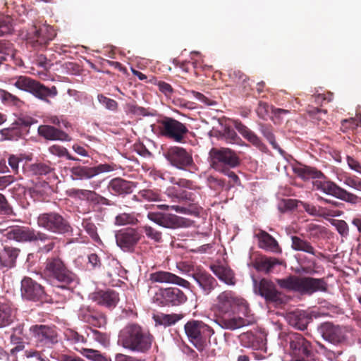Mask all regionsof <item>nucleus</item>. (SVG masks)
<instances>
[{
  "label": "nucleus",
  "mask_w": 361,
  "mask_h": 361,
  "mask_svg": "<svg viewBox=\"0 0 361 361\" xmlns=\"http://www.w3.org/2000/svg\"><path fill=\"white\" fill-rule=\"evenodd\" d=\"M294 173L301 179H318L313 181V185L317 190L332 195L346 202L355 204L361 202V197L341 188L334 182L328 180L325 175L316 168L300 165L293 168Z\"/></svg>",
  "instance_id": "1"
},
{
  "label": "nucleus",
  "mask_w": 361,
  "mask_h": 361,
  "mask_svg": "<svg viewBox=\"0 0 361 361\" xmlns=\"http://www.w3.org/2000/svg\"><path fill=\"white\" fill-rule=\"evenodd\" d=\"M43 274L52 286L61 290H71L79 283L77 274L58 256L47 259Z\"/></svg>",
  "instance_id": "2"
},
{
  "label": "nucleus",
  "mask_w": 361,
  "mask_h": 361,
  "mask_svg": "<svg viewBox=\"0 0 361 361\" xmlns=\"http://www.w3.org/2000/svg\"><path fill=\"white\" fill-rule=\"evenodd\" d=\"M153 336L137 324H129L119 333L118 343L124 348L145 353L150 349Z\"/></svg>",
  "instance_id": "3"
},
{
  "label": "nucleus",
  "mask_w": 361,
  "mask_h": 361,
  "mask_svg": "<svg viewBox=\"0 0 361 361\" xmlns=\"http://www.w3.org/2000/svg\"><path fill=\"white\" fill-rule=\"evenodd\" d=\"M276 282L282 289L301 295H312L317 291H326V283L324 279L290 275L283 279H276Z\"/></svg>",
  "instance_id": "4"
},
{
  "label": "nucleus",
  "mask_w": 361,
  "mask_h": 361,
  "mask_svg": "<svg viewBox=\"0 0 361 361\" xmlns=\"http://www.w3.org/2000/svg\"><path fill=\"white\" fill-rule=\"evenodd\" d=\"M214 309L221 316L241 314L247 317L250 311L247 302L230 290H224L217 295Z\"/></svg>",
  "instance_id": "5"
},
{
  "label": "nucleus",
  "mask_w": 361,
  "mask_h": 361,
  "mask_svg": "<svg viewBox=\"0 0 361 361\" xmlns=\"http://www.w3.org/2000/svg\"><path fill=\"white\" fill-rule=\"evenodd\" d=\"M184 330L188 341L205 357L206 348H209L211 337L214 329L201 320L190 319L184 325Z\"/></svg>",
  "instance_id": "6"
},
{
  "label": "nucleus",
  "mask_w": 361,
  "mask_h": 361,
  "mask_svg": "<svg viewBox=\"0 0 361 361\" xmlns=\"http://www.w3.org/2000/svg\"><path fill=\"white\" fill-rule=\"evenodd\" d=\"M56 36V30L47 24H34L27 32V44L36 51H44Z\"/></svg>",
  "instance_id": "7"
},
{
  "label": "nucleus",
  "mask_w": 361,
  "mask_h": 361,
  "mask_svg": "<svg viewBox=\"0 0 361 361\" xmlns=\"http://www.w3.org/2000/svg\"><path fill=\"white\" fill-rule=\"evenodd\" d=\"M210 166L218 172L238 167L240 164L239 153L226 147L212 148L209 152Z\"/></svg>",
  "instance_id": "8"
},
{
  "label": "nucleus",
  "mask_w": 361,
  "mask_h": 361,
  "mask_svg": "<svg viewBox=\"0 0 361 361\" xmlns=\"http://www.w3.org/2000/svg\"><path fill=\"white\" fill-rule=\"evenodd\" d=\"M37 224L39 228L55 234H65L71 231L69 222L56 212L40 214L37 218Z\"/></svg>",
  "instance_id": "9"
},
{
  "label": "nucleus",
  "mask_w": 361,
  "mask_h": 361,
  "mask_svg": "<svg viewBox=\"0 0 361 361\" xmlns=\"http://www.w3.org/2000/svg\"><path fill=\"white\" fill-rule=\"evenodd\" d=\"M153 300L160 307H176L185 304L188 296L176 287L160 288L155 293Z\"/></svg>",
  "instance_id": "10"
},
{
  "label": "nucleus",
  "mask_w": 361,
  "mask_h": 361,
  "mask_svg": "<svg viewBox=\"0 0 361 361\" xmlns=\"http://www.w3.org/2000/svg\"><path fill=\"white\" fill-rule=\"evenodd\" d=\"M159 124L161 134L176 142H182L189 133L185 124L171 117L163 118L159 121Z\"/></svg>",
  "instance_id": "11"
},
{
  "label": "nucleus",
  "mask_w": 361,
  "mask_h": 361,
  "mask_svg": "<svg viewBox=\"0 0 361 361\" xmlns=\"http://www.w3.org/2000/svg\"><path fill=\"white\" fill-rule=\"evenodd\" d=\"M164 156L173 166L178 169L191 171L196 167L191 152L183 147H171L164 153Z\"/></svg>",
  "instance_id": "12"
},
{
  "label": "nucleus",
  "mask_w": 361,
  "mask_h": 361,
  "mask_svg": "<svg viewBox=\"0 0 361 361\" xmlns=\"http://www.w3.org/2000/svg\"><path fill=\"white\" fill-rule=\"evenodd\" d=\"M253 282L255 293L264 298L267 303L275 305H281L284 303L282 293L277 290L271 281L262 279L259 281L254 279Z\"/></svg>",
  "instance_id": "13"
},
{
  "label": "nucleus",
  "mask_w": 361,
  "mask_h": 361,
  "mask_svg": "<svg viewBox=\"0 0 361 361\" xmlns=\"http://www.w3.org/2000/svg\"><path fill=\"white\" fill-rule=\"evenodd\" d=\"M147 219L160 226L170 229L187 228L191 225L190 219L170 213L150 212L147 214Z\"/></svg>",
  "instance_id": "14"
},
{
  "label": "nucleus",
  "mask_w": 361,
  "mask_h": 361,
  "mask_svg": "<svg viewBox=\"0 0 361 361\" xmlns=\"http://www.w3.org/2000/svg\"><path fill=\"white\" fill-rule=\"evenodd\" d=\"M288 336L290 353L294 358L292 361H305L312 356L311 344L300 334L292 333Z\"/></svg>",
  "instance_id": "15"
},
{
  "label": "nucleus",
  "mask_w": 361,
  "mask_h": 361,
  "mask_svg": "<svg viewBox=\"0 0 361 361\" xmlns=\"http://www.w3.org/2000/svg\"><path fill=\"white\" fill-rule=\"evenodd\" d=\"M142 235L138 229L133 227L121 228L115 234L116 245L124 252H133Z\"/></svg>",
  "instance_id": "16"
},
{
  "label": "nucleus",
  "mask_w": 361,
  "mask_h": 361,
  "mask_svg": "<svg viewBox=\"0 0 361 361\" xmlns=\"http://www.w3.org/2000/svg\"><path fill=\"white\" fill-rule=\"evenodd\" d=\"M35 341L41 345H51L58 342V334L55 326L36 324L30 329Z\"/></svg>",
  "instance_id": "17"
},
{
  "label": "nucleus",
  "mask_w": 361,
  "mask_h": 361,
  "mask_svg": "<svg viewBox=\"0 0 361 361\" xmlns=\"http://www.w3.org/2000/svg\"><path fill=\"white\" fill-rule=\"evenodd\" d=\"M20 292L23 299L31 301L42 300L46 295L41 284L27 276L21 281Z\"/></svg>",
  "instance_id": "18"
},
{
  "label": "nucleus",
  "mask_w": 361,
  "mask_h": 361,
  "mask_svg": "<svg viewBox=\"0 0 361 361\" xmlns=\"http://www.w3.org/2000/svg\"><path fill=\"white\" fill-rule=\"evenodd\" d=\"M323 338L334 344L341 343L346 339L347 329L345 326L325 322L318 329Z\"/></svg>",
  "instance_id": "19"
},
{
  "label": "nucleus",
  "mask_w": 361,
  "mask_h": 361,
  "mask_svg": "<svg viewBox=\"0 0 361 361\" xmlns=\"http://www.w3.org/2000/svg\"><path fill=\"white\" fill-rule=\"evenodd\" d=\"M113 166L109 164H100L96 166H74L71 171L73 179H90L102 173L114 171Z\"/></svg>",
  "instance_id": "20"
},
{
  "label": "nucleus",
  "mask_w": 361,
  "mask_h": 361,
  "mask_svg": "<svg viewBox=\"0 0 361 361\" xmlns=\"http://www.w3.org/2000/svg\"><path fill=\"white\" fill-rule=\"evenodd\" d=\"M149 280L152 283H173L188 289H190L191 286V283L188 281L165 271H157L151 273Z\"/></svg>",
  "instance_id": "21"
},
{
  "label": "nucleus",
  "mask_w": 361,
  "mask_h": 361,
  "mask_svg": "<svg viewBox=\"0 0 361 361\" xmlns=\"http://www.w3.org/2000/svg\"><path fill=\"white\" fill-rule=\"evenodd\" d=\"M192 278L197 282L204 295H209L219 286L217 281L204 270H197L192 274Z\"/></svg>",
  "instance_id": "22"
},
{
  "label": "nucleus",
  "mask_w": 361,
  "mask_h": 361,
  "mask_svg": "<svg viewBox=\"0 0 361 361\" xmlns=\"http://www.w3.org/2000/svg\"><path fill=\"white\" fill-rule=\"evenodd\" d=\"M37 231L32 228L18 225H13L8 234V239L17 242H35Z\"/></svg>",
  "instance_id": "23"
},
{
  "label": "nucleus",
  "mask_w": 361,
  "mask_h": 361,
  "mask_svg": "<svg viewBox=\"0 0 361 361\" xmlns=\"http://www.w3.org/2000/svg\"><path fill=\"white\" fill-rule=\"evenodd\" d=\"M92 300L97 304L108 308H114L119 301L118 293L112 289L99 290L92 294Z\"/></svg>",
  "instance_id": "24"
},
{
  "label": "nucleus",
  "mask_w": 361,
  "mask_h": 361,
  "mask_svg": "<svg viewBox=\"0 0 361 361\" xmlns=\"http://www.w3.org/2000/svg\"><path fill=\"white\" fill-rule=\"evenodd\" d=\"M38 134L48 140L71 141V137L68 133L59 128L50 125H41L37 129Z\"/></svg>",
  "instance_id": "25"
},
{
  "label": "nucleus",
  "mask_w": 361,
  "mask_h": 361,
  "mask_svg": "<svg viewBox=\"0 0 361 361\" xmlns=\"http://www.w3.org/2000/svg\"><path fill=\"white\" fill-rule=\"evenodd\" d=\"M255 237L258 239V246L261 249L275 254H281L282 252V249L278 241L267 231L259 230L255 234Z\"/></svg>",
  "instance_id": "26"
},
{
  "label": "nucleus",
  "mask_w": 361,
  "mask_h": 361,
  "mask_svg": "<svg viewBox=\"0 0 361 361\" xmlns=\"http://www.w3.org/2000/svg\"><path fill=\"white\" fill-rule=\"evenodd\" d=\"M235 128L242 135V136L250 142L252 145L262 152L267 149L266 145L262 142L257 135L248 128L241 121L238 120L233 121Z\"/></svg>",
  "instance_id": "27"
},
{
  "label": "nucleus",
  "mask_w": 361,
  "mask_h": 361,
  "mask_svg": "<svg viewBox=\"0 0 361 361\" xmlns=\"http://www.w3.org/2000/svg\"><path fill=\"white\" fill-rule=\"evenodd\" d=\"M281 264L282 261L276 257L262 255L255 259L253 267L257 271L269 274L276 266Z\"/></svg>",
  "instance_id": "28"
},
{
  "label": "nucleus",
  "mask_w": 361,
  "mask_h": 361,
  "mask_svg": "<svg viewBox=\"0 0 361 361\" xmlns=\"http://www.w3.org/2000/svg\"><path fill=\"white\" fill-rule=\"evenodd\" d=\"M210 270L222 282L228 286H235L236 279L234 271L228 266L222 264H211Z\"/></svg>",
  "instance_id": "29"
},
{
  "label": "nucleus",
  "mask_w": 361,
  "mask_h": 361,
  "mask_svg": "<svg viewBox=\"0 0 361 361\" xmlns=\"http://www.w3.org/2000/svg\"><path fill=\"white\" fill-rule=\"evenodd\" d=\"M135 187V183L116 178L109 182L108 190L115 195H124L130 194Z\"/></svg>",
  "instance_id": "30"
},
{
  "label": "nucleus",
  "mask_w": 361,
  "mask_h": 361,
  "mask_svg": "<svg viewBox=\"0 0 361 361\" xmlns=\"http://www.w3.org/2000/svg\"><path fill=\"white\" fill-rule=\"evenodd\" d=\"M230 353L231 358H235V357H237V361H250L252 360H259L267 358L266 355H264L266 352L263 351L262 350L253 351L251 349L245 350L243 348H236Z\"/></svg>",
  "instance_id": "31"
},
{
  "label": "nucleus",
  "mask_w": 361,
  "mask_h": 361,
  "mask_svg": "<svg viewBox=\"0 0 361 361\" xmlns=\"http://www.w3.org/2000/svg\"><path fill=\"white\" fill-rule=\"evenodd\" d=\"M20 250L12 247H4L0 252V269L3 267H13L18 256Z\"/></svg>",
  "instance_id": "32"
},
{
  "label": "nucleus",
  "mask_w": 361,
  "mask_h": 361,
  "mask_svg": "<svg viewBox=\"0 0 361 361\" xmlns=\"http://www.w3.org/2000/svg\"><path fill=\"white\" fill-rule=\"evenodd\" d=\"M30 93L43 101L49 102L48 97H55L57 94V90L54 86L49 88L35 80Z\"/></svg>",
  "instance_id": "33"
},
{
  "label": "nucleus",
  "mask_w": 361,
  "mask_h": 361,
  "mask_svg": "<svg viewBox=\"0 0 361 361\" xmlns=\"http://www.w3.org/2000/svg\"><path fill=\"white\" fill-rule=\"evenodd\" d=\"M221 316L219 319V324L224 329L235 330L251 324V322L242 317H224Z\"/></svg>",
  "instance_id": "34"
},
{
  "label": "nucleus",
  "mask_w": 361,
  "mask_h": 361,
  "mask_svg": "<svg viewBox=\"0 0 361 361\" xmlns=\"http://www.w3.org/2000/svg\"><path fill=\"white\" fill-rule=\"evenodd\" d=\"M291 248L297 252H303L315 256L317 251L308 240L298 235H291Z\"/></svg>",
  "instance_id": "35"
},
{
  "label": "nucleus",
  "mask_w": 361,
  "mask_h": 361,
  "mask_svg": "<svg viewBox=\"0 0 361 361\" xmlns=\"http://www.w3.org/2000/svg\"><path fill=\"white\" fill-rule=\"evenodd\" d=\"M6 82L20 90L30 92L35 80L25 75H18L8 78Z\"/></svg>",
  "instance_id": "36"
},
{
  "label": "nucleus",
  "mask_w": 361,
  "mask_h": 361,
  "mask_svg": "<svg viewBox=\"0 0 361 361\" xmlns=\"http://www.w3.org/2000/svg\"><path fill=\"white\" fill-rule=\"evenodd\" d=\"M15 317V310L10 302H0V327L12 323Z\"/></svg>",
  "instance_id": "37"
},
{
  "label": "nucleus",
  "mask_w": 361,
  "mask_h": 361,
  "mask_svg": "<svg viewBox=\"0 0 361 361\" xmlns=\"http://www.w3.org/2000/svg\"><path fill=\"white\" fill-rule=\"evenodd\" d=\"M300 206L302 207V208L307 214L312 216L326 218V216H335L338 215L334 214L331 211L328 210L326 208H324L320 206H315L305 202H300Z\"/></svg>",
  "instance_id": "38"
},
{
  "label": "nucleus",
  "mask_w": 361,
  "mask_h": 361,
  "mask_svg": "<svg viewBox=\"0 0 361 361\" xmlns=\"http://www.w3.org/2000/svg\"><path fill=\"white\" fill-rule=\"evenodd\" d=\"M183 318V314H160L154 316V319L157 324L164 326H170L175 324Z\"/></svg>",
  "instance_id": "39"
},
{
  "label": "nucleus",
  "mask_w": 361,
  "mask_h": 361,
  "mask_svg": "<svg viewBox=\"0 0 361 361\" xmlns=\"http://www.w3.org/2000/svg\"><path fill=\"white\" fill-rule=\"evenodd\" d=\"M306 112L312 120L318 122V125L326 124V118H327V111L326 109L309 105L306 109Z\"/></svg>",
  "instance_id": "40"
},
{
  "label": "nucleus",
  "mask_w": 361,
  "mask_h": 361,
  "mask_svg": "<svg viewBox=\"0 0 361 361\" xmlns=\"http://www.w3.org/2000/svg\"><path fill=\"white\" fill-rule=\"evenodd\" d=\"M56 238L52 237L45 233L37 231L36 241H40L44 245L40 247L42 252L47 253L51 251L55 247Z\"/></svg>",
  "instance_id": "41"
},
{
  "label": "nucleus",
  "mask_w": 361,
  "mask_h": 361,
  "mask_svg": "<svg viewBox=\"0 0 361 361\" xmlns=\"http://www.w3.org/2000/svg\"><path fill=\"white\" fill-rule=\"evenodd\" d=\"M13 25L14 20L11 16L0 13V37L11 33Z\"/></svg>",
  "instance_id": "42"
},
{
  "label": "nucleus",
  "mask_w": 361,
  "mask_h": 361,
  "mask_svg": "<svg viewBox=\"0 0 361 361\" xmlns=\"http://www.w3.org/2000/svg\"><path fill=\"white\" fill-rule=\"evenodd\" d=\"M259 131L264 135V137L268 140L272 147L275 149L282 151L279 147V145L276 142L275 136L273 133V128L271 125L260 123Z\"/></svg>",
  "instance_id": "43"
},
{
  "label": "nucleus",
  "mask_w": 361,
  "mask_h": 361,
  "mask_svg": "<svg viewBox=\"0 0 361 361\" xmlns=\"http://www.w3.org/2000/svg\"><path fill=\"white\" fill-rule=\"evenodd\" d=\"M290 320L292 324L300 330H304L307 328L309 322V318L305 315V312H295L291 314Z\"/></svg>",
  "instance_id": "44"
},
{
  "label": "nucleus",
  "mask_w": 361,
  "mask_h": 361,
  "mask_svg": "<svg viewBox=\"0 0 361 361\" xmlns=\"http://www.w3.org/2000/svg\"><path fill=\"white\" fill-rule=\"evenodd\" d=\"M138 223L134 213H121L115 217L114 224L117 226L136 225Z\"/></svg>",
  "instance_id": "45"
},
{
  "label": "nucleus",
  "mask_w": 361,
  "mask_h": 361,
  "mask_svg": "<svg viewBox=\"0 0 361 361\" xmlns=\"http://www.w3.org/2000/svg\"><path fill=\"white\" fill-rule=\"evenodd\" d=\"M82 226L95 243H102V240L97 233V228L90 219H84L82 222Z\"/></svg>",
  "instance_id": "46"
},
{
  "label": "nucleus",
  "mask_w": 361,
  "mask_h": 361,
  "mask_svg": "<svg viewBox=\"0 0 361 361\" xmlns=\"http://www.w3.org/2000/svg\"><path fill=\"white\" fill-rule=\"evenodd\" d=\"M183 352L184 354L187 355V358L190 360H207L209 357L210 355L213 354L214 350H210L209 348H206L205 357L202 358V354L200 352H196L195 350L192 349L189 346H185L183 349Z\"/></svg>",
  "instance_id": "47"
},
{
  "label": "nucleus",
  "mask_w": 361,
  "mask_h": 361,
  "mask_svg": "<svg viewBox=\"0 0 361 361\" xmlns=\"http://www.w3.org/2000/svg\"><path fill=\"white\" fill-rule=\"evenodd\" d=\"M142 228L147 238L157 243L163 241L162 233L157 228L149 225H145Z\"/></svg>",
  "instance_id": "48"
},
{
  "label": "nucleus",
  "mask_w": 361,
  "mask_h": 361,
  "mask_svg": "<svg viewBox=\"0 0 361 361\" xmlns=\"http://www.w3.org/2000/svg\"><path fill=\"white\" fill-rule=\"evenodd\" d=\"M48 150L49 153L58 157H66L68 160H78L68 153L66 147L59 145H53L49 147Z\"/></svg>",
  "instance_id": "49"
},
{
  "label": "nucleus",
  "mask_w": 361,
  "mask_h": 361,
  "mask_svg": "<svg viewBox=\"0 0 361 361\" xmlns=\"http://www.w3.org/2000/svg\"><path fill=\"white\" fill-rule=\"evenodd\" d=\"M87 323L94 327L100 328L106 325V318L103 313L94 310Z\"/></svg>",
  "instance_id": "50"
},
{
  "label": "nucleus",
  "mask_w": 361,
  "mask_h": 361,
  "mask_svg": "<svg viewBox=\"0 0 361 361\" xmlns=\"http://www.w3.org/2000/svg\"><path fill=\"white\" fill-rule=\"evenodd\" d=\"M140 196L142 197L143 201L157 202L161 200L160 194L151 189H143L140 190Z\"/></svg>",
  "instance_id": "51"
},
{
  "label": "nucleus",
  "mask_w": 361,
  "mask_h": 361,
  "mask_svg": "<svg viewBox=\"0 0 361 361\" xmlns=\"http://www.w3.org/2000/svg\"><path fill=\"white\" fill-rule=\"evenodd\" d=\"M97 99L99 102L104 105L107 109L112 111H117L118 104L116 100L109 98L102 94L97 95Z\"/></svg>",
  "instance_id": "52"
},
{
  "label": "nucleus",
  "mask_w": 361,
  "mask_h": 361,
  "mask_svg": "<svg viewBox=\"0 0 361 361\" xmlns=\"http://www.w3.org/2000/svg\"><path fill=\"white\" fill-rule=\"evenodd\" d=\"M82 354L87 359L92 360V361H107V358L96 350L83 348Z\"/></svg>",
  "instance_id": "53"
},
{
  "label": "nucleus",
  "mask_w": 361,
  "mask_h": 361,
  "mask_svg": "<svg viewBox=\"0 0 361 361\" xmlns=\"http://www.w3.org/2000/svg\"><path fill=\"white\" fill-rule=\"evenodd\" d=\"M0 99L4 103L13 105H17L21 102L18 97L4 90H0Z\"/></svg>",
  "instance_id": "54"
},
{
  "label": "nucleus",
  "mask_w": 361,
  "mask_h": 361,
  "mask_svg": "<svg viewBox=\"0 0 361 361\" xmlns=\"http://www.w3.org/2000/svg\"><path fill=\"white\" fill-rule=\"evenodd\" d=\"M37 123V120L28 116H22L16 121V125L22 130H27L30 126Z\"/></svg>",
  "instance_id": "55"
},
{
  "label": "nucleus",
  "mask_w": 361,
  "mask_h": 361,
  "mask_svg": "<svg viewBox=\"0 0 361 361\" xmlns=\"http://www.w3.org/2000/svg\"><path fill=\"white\" fill-rule=\"evenodd\" d=\"M65 336L68 341H70L73 343L86 342V340L83 336L79 334L77 331L73 329H67L65 331Z\"/></svg>",
  "instance_id": "56"
},
{
  "label": "nucleus",
  "mask_w": 361,
  "mask_h": 361,
  "mask_svg": "<svg viewBox=\"0 0 361 361\" xmlns=\"http://www.w3.org/2000/svg\"><path fill=\"white\" fill-rule=\"evenodd\" d=\"M0 56H6V60L7 59V56H13V44L8 41L0 40Z\"/></svg>",
  "instance_id": "57"
},
{
  "label": "nucleus",
  "mask_w": 361,
  "mask_h": 361,
  "mask_svg": "<svg viewBox=\"0 0 361 361\" xmlns=\"http://www.w3.org/2000/svg\"><path fill=\"white\" fill-rule=\"evenodd\" d=\"M207 184L209 187L214 190H220L223 189L225 185L224 180L218 178L214 176H209L207 178Z\"/></svg>",
  "instance_id": "58"
},
{
  "label": "nucleus",
  "mask_w": 361,
  "mask_h": 361,
  "mask_svg": "<svg viewBox=\"0 0 361 361\" xmlns=\"http://www.w3.org/2000/svg\"><path fill=\"white\" fill-rule=\"evenodd\" d=\"M156 85H157L159 90L164 94L165 97L169 99L171 98L174 92V90L169 83L165 81H159Z\"/></svg>",
  "instance_id": "59"
},
{
  "label": "nucleus",
  "mask_w": 361,
  "mask_h": 361,
  "mask_svg": "<svg viewBox=\"0 0 361 361\" xmlns=\"http://www.w3.org/2000/svg\"><path fill=\"white\" fill-rule=\"evenodd\" d=\"M358 126L359 123L355 118H350L348 119H344L341 121L340 130L342 132L345 133L349 130H353L356 129Z\"/></svg>",
  "instance_id": "60"
},
{
  "label": "nucleus",
  "mask_w": 361,
  "mask_h": 361,
  "mask_svg": "<svg viewBox=\"0 0 361 361\" xmlns=\"http://www.w3.org/2000/svg\"><path fill=\"white\" fill-rule=\"evenodd\" d=\"M32 170L35 174L42 176L49 173L52 169L46 164L38 163L32 165Z\"/></svg>",
  "instance_id": "61"
},
{
  "label": "nucleus",
  "mask_w": 361,
  "mask_h": 361,
  "mask_svg": "<svg viewBox=\"0 0 361 361\" xmlns=\"http://www.w3.org/2000/svg\"><path fill=\"white\" fill-rule=\"evenodd\" d=\"M90 191V190L72 188L68 190V195L72 197L78 198L82 200H87Z\"/></svg>",
  "instance_id": "62"
},
{
  "label": "nucleus",
  "mask_w": 361,
  "mask_h": 361,
  "mask_svg": "<svg viewBox=\"0 0 361 361\" xmlns=\"http://www.w3.org/2000/svg\"><path fill=\"white\" fill-rule=\"evenodd\" d=\"M227 142L230 143H238L241 141L240 137L237 135L236 132L231 128H226L224 133Z\"/></svg>",
  "instance_id": "63"
},
{
  "label": "nucleus",
  "mask_w": 361,
  "mask_h": 361,
  "mask_svg": "<svg viewBox=\"0 0 361 361\" xmlns=\"http://www.w3.org/2000/svg\"><path fill=\"white\" fill-rule=\"evenodd\" d=\"M344 184L357 190L361 191V179L353 176L345 177Z\"/></svg>",
  "instance_id": "64"
}]
</instances>
